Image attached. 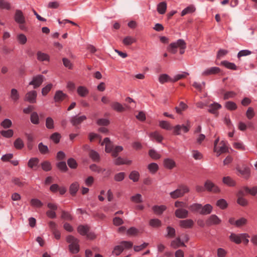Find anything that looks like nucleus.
Listing matches in <instances>:
<instances>
[{
    "mask_svg": "<svg viewBox=\"0 0 257 257\" xmlns=\"http://www.w3.org/2000/svg\"><path fill=\"white\" fill-rule=\"evenodd\" d=\"M66 240L69 244L68 249L70 252L73 254H76L80 250L79 245V240L74 236L69 235L66 238Z\"/></svg>",
    "mask_w": 257,
    "mask_h": 257,
    "instance_id": "nucleus-1",
    "label": "nucleus"
},
{
    "mask_svg": "<svg viewBox=\"0 0 257 257\" xmlns=\"http://www.w3.org/2000/svg\"><path fill=\"white\" fill-rule=\"evenodd\" d=\"M191 127L190 121L187 120L185 124H177L173 127V134L175 135H180L182 132L184 133H187Z\"/></svg>",
    "mask_w": 257,
    "mask_h": 257,
    "instance_id": "nucleus-2",
    "label": "nucleus"
},
{
    "mask_svg": "<svg viewBox=\"0 0 257 257\" xmlns=\"http://www.w3.org/2000/svg\"><path fill=\"white\" fill-rule=\"evenodd\" d=\"M133 243L131 241H123L120 244L115 246L112 251V253L116 255H119L124 249H129L133 247Z\"/></svg>",
    "mask_w": 257,
    "mask_h": 257,
    "instance_id": "nucleus-3",
    "label": "nucleus"
},
{
    "mask_svg": "<svg viewBox=\"0 0 257 257\" xmlns=\"http://www.w3.org/2000/svg\"><path fill=\"white\" fill-rule=\"evenodd\" d=\"M186 44V43L184 40L179 39L175 42L171 43L168 48V50L171 53L175 54L177 52V48H179Z\"/></svg>",
    "mask_w": 257,
    "mask_h": 257,
    "instance_id": "nucleus-4",
    "label": "nucleus"
},
{
    "mask_svg": "<svg viewBox=\"0 0 257 257\" xmlns=\"http://www.w3.org/2000/svg\"><path fill=\"white\" fill-rule=\"evenodd\" d=\"M45 80V77L41 74L34 76L32 80L29 82V85H32L34 89L39 87Z\"/></svg>",
    "mask_w": 257,
    "mask_h": 257,
    "instance_id": "nucleus-5",
    "label": "nucleus"
},
{
    "mask_svg": "<svg viewBox=\"0 0 257 257\" xmlns=\"http://www.w3.org/2000/svg\"><path fill=\"white\" fill-rule=\"evenodd\" d=\"M37 92L33 90L27 92L24 97V100L30 103H36L37 102Z\"/></svg>",
    "mask_w": 257,
    "mask_h": 257,
    "instance_id": "nucleus-6",
    "label": "nucleus"
},
{
    "mask_svg": "<svg viewBox=\"0 0 257 257\" xmlns=\"http://www.w3.org/2000/svg\"><path fill=\"white\" fill-rule=\"evenodd\" d=\"M205 191L217 193L220 192L219 188L210 180H207L204 183Z\"/></svg>",
    "mask_w": 257,
    "mask_h": 257,
    "instance_id": "nucleus-7",
    "label": "nucleus"
},
{
    "mask_svg": "<svg viewBox=\"0 0 257 257\" xmlns=\"http://www.w3.org/2000/svg\"><path fill=\"white\" fill-rule=\"evenodd\" d=\"M247 236V233L235 234L231 233L229 236V239L236 244H239L241 242V238Z\"/></svg>",
    "mask_w": 257,
    "mask_h": 257,
    "instance_id": "nucleus-8",
    "label": "nucleus"
},
{
    "mask_svg": "<svg viewBox=\"0 0 257 257\" xmlns=\"http://www.w3.org/2000/svg\"><path fill=\"white\" fill-rule=\"evenodd\" d=\"M14 19L16 23L23 24L25 23V18L21 10H17L14 16Z\"/></svg>",
    "mask_w": 257,
    "mask_h": 257,
    "instance_id": "nucleus-9",
    "label": "nucleus"
},
{
    "mask_svg": "<svg viewBox=\"0 0 257 257\" xmlns=\"http://www.w3.org/2000/svg\"><path fill=\"white\" fill-rule=\"evenodd\" d=\"M86 119L87 117L84 115L80 116L75 115L73 116L71 118L70 122L73 125L76 126L81 123L84 120H86Z\"/></svg>",
    "mask_w": 257,
    "mask_h": 257,
    "instance_id": "nucleus-10",
    "label": "nucleus"
},
{
    "mask_svg": "<svg viewBox=\"0 0 257 257\" xmlns=\"http://www.w3.org/2000/svg\"><path fill=\"white\" fill-rule=\"evenodd\" d=\"M221 219L216 215H211L206 221L208 225H217L221 223Z\"/></svg>",
    "mask_w": 257,
    "mask_h": 257,
    "instance_id": "nucleus-11",
    "label": "nucleus"
},
{
    "mask_svg": "<svg viewBox=\"0 0 257 257\" xmlns=\"http://www.w3.org/2000/svg\"><path fill=\"white\" fill-rule=\"evenodd\" d=\"M68 97V95L63 92L61 90H57L56 91L54 96V100L56 102H60L64 100Z\"/></svg>",
    "mask_w": 257,
    "mask_h": 257,
    "instance_id": "nucleus-12",
    "label": "nucleus"
},
{
    "mask_svg": "<svg viewBox=\"0 0 257 257\" xmlns=\"http://www.w3.org/2000/svg\"><path fill=\"white\" fill-rule=\"evenodd\" d=\"M236 170L244 178H247L249 176V168L246 166L243 165L241 167H237Z\"/></svg>",
    "mask_w": 257,
    "mask_h": 257,
    "instance_id": "nucleus-13",
    "label": "nucleus"
},
{
    "mask_svg": "<svg viewBox=\"0 0 257 257\" xmlns=\"http://www.w3.org/2000/svg\"><path fill=\"white\" fill-rule=\"evenodd\" d=\"M220 72V69L217 67H212L206 69L204 71L202 75L203 76H208L212 74H215Z\"/></svg>",
    "mask_w": 257,
    "mask_h": 257,
    "instance_id": "nucleus-14",
    "label": "nucleus"
},
{
    "mask_svg": "<svg viewBox=\"0 0 257 257\" xmlns=\"http://www.w3.org/2000/svg\"><path fill=\"white\" fill-rule=\"evenodd\" d=\"M221 108V105L217 102H214L209 106L208 111L211 113L218 115L217 110Z\"/></svg>",
    "mask_w": 257,
    "mask_h": 257,
    "instance_id": "nucleus-15",
    "label": "nucleus"
},
{
    "mask_svg": "<svg viewBox=\"0 0 257 257\" xmlns=\"http://www.w3.org/2000/svg\"><path fill=\"white\" fill-rule=\"evenodd\" d=\"M175 215L179 218H185L188 217V211L183 208H179L175 211Z\"/></svg>",
    "mask_w": 257,
    "mask_h": 257,
    "instance_id": "nucleus-16",
    "label": "nucleus"
},
{
    "mask_svg": "<svg viewBox=\"0 0 257 257\" xmlns=\"http://www.w3.org/2000/svg\"><path fill=\"white\" fill-rule=\"evenodd\" d=\"M37 58L38 61L41 62H49L50 60L49 56L47 54L42 52L41 51H38L37 53Z\"/></svg>",
    "mask_w": 257,
    "mask_h": 257,
    "instance_id": "nucleus-17",
    "label": "nucleus"
},
{
    "mask_svg": "<svg viewBox=\"0 0 257 257\" xmlns=\"http://www.w3.org/2000/svg\"><path fill=\"white\" fill-rule=\"evenodd\" d=\"M77 92L80 96L84 97L88 94L89 90L85 86H80L77 87Z\"/></svg>",
    "mask_w": 257,
    "mask_h": 257,
    "instance_id": "nucleus-18",
    "label": "nucleus"
},
{
    "mask_svg": "<svg viewBox=\"0 0 257 257\" xmlns=\"http://www.w3.org/2000/svg\"><path fill=\"white\" fill-rule=\"evenodd\" d=\"M179 224L183 228H191L193 225L194 222L191 219L182 220L179 221Z\"/></svg>",
    "mask_w": 257,
    "mask_h": 257,
    "instance_id": "nucleus-19",
    "label": "nucleus"
},
{
    "mask_svg": "<svg viewBox=\"0 0 257 257\" xmlns=\"http://www.w3.org/2000/svg\"><path fill=\"white\" fill-rule=\"evenodd\" d=\"M20 96L18 91L15 88H12L11 90L10 98L14 102H17L20 99Z\"/></svg>",
    "mask_w": 257,
    "mask_h": 257,
    "instance_id": "nucleus-20",
    "label": "nucleus"
},
{
    "mask_svg": "<svg viewBox=\"0 0 257 257\" xmlns=\"http://www.w3.org/2000/svg\"><path fill=\"white\" fill-rule=\"evenodd\" d=\"M163 164L164 167L168 169H172L176 166L175 161L169 158L164 159Z\"/></svg>",
    "mask_w": 257,
    "mask_h": 257,
    "instance_id": "nucleus-21",
    "label": "nucleus"
},
{
    "mask_svg": "<svg viewBox=\"0 0 257 257\" xmlns=\"http://www.w3.org/2000/svg\"><path fill=\"white\" fill-rule=\"evenodd\" d=\"M212 210V207L211 205L207 204L202 206L201 205V208L200 209V214L202 215H207L210 214Z\"/></svg>",
    "mask_w": 257,
    "mask_h": 257,
    "instance_id": "nucleus-22",
    "label": "nucleus"
},
{
    "mask_svg": "<svg viewBox=\"0 0 257 257\" xmlns=\"http://www.w3.org/2000/svg\"><path fill=\"white\" fill-rule=\"evenodd\" d=\"M171 246L174 248H177L180 246H185L184 243L181 241L180 237L176 238L171 242Z\"/></svg>",
    "mask_w": 257,
    "mask_h": 257,
    "instance_id": "nucleus-23",
    "label": "nucleus"
},
{
    "mask_svg": "<svg viewBox=\"0 0 257 257\" xmlns=\"http://www.w3.org/2000/svg\"><path fill=\"white\" fill-rule=\"evenodd\" d=\"M220 65L224 66L225 68H226L228 69H231V70H235L237 69V67L234 63L229 62L226 60H224V61H221L220 63Z\"/></svg>",
    "mask_w": 257,
    "mask_h": 257,
    "instance_id": "nucleus-24",
    "label": "nucleus"
},
{
    "mask_svg": "<svg viewBox=\"0 0 257 257\" xmlns=\"http://www.w3.org/2000/svg\"><path fill=\"white\" fill-rule=\"evenodd\" d=\"M157 11L161 15L164 14L167 9V3L165 2L160 3L157 5Z\"/></svg>",
    "mask_w": 257,
    "mask_h": 257,
    "instance_id": "nucleus-25",
    "label": "nucleus"
},
{
    "mask_svg": "<svg viewBox=\"0 0 257 257\" xmlns=\"http://www.w3.org/2000/svg\"><path fill=\"white\" fill-rule=\"evenodd\" d=\"M159 81L161 84H164L165 82H173L172 78L170 77L168 74H163L160 75L159 77Z\"/></svg>",
    "mask_w": 257,
    "mask_h": 257,
    "instance_id": "nucleus-26",
    "label": "nucleus"
},
{
    "mask_svg": "<svg viewBox=\"0 0 257 257\" xmlns=\"http://www.w3.org/2000/svg\"><path fill=\"white\" fill-rule=\"evenodd\" d=\"M114 164L116 165L123 164L130 165L132 164V161L127 160L126 159H124L120 157H118L114 160Z\"/></svg>",
    "mask_w": 257,
    "mask_h": 257,
    "instance_id": "nucleus-27",
    "label": "nucleus"
},
{
    "mask_svg": "<svg viewBox=\"0 0 257 257\" xmlns=\"http://www.w3.org/2000/svg\"><path fill=\"white\" fill-rule=\"evenodd\" d=\"M166 209V207L164 205L157 206L155 205L152 207V209L154 212L157 215H161L162 214L164 211Z\"/></svg>",
    "mask_w": 257,
    "mask_h": 257,
    "instance_id": "nucleus-28",
    "label": "nucleus"
},
{
    "mask_svg": "<svg viewBox=\"0 0 257 257\" xmlns=\"http://www.w3.org/2000/svg\"><path fill=\"white\" fill-rule=\"evenodd\" d=\"M89 156L94 162H98L100 160V156L99 154L93 150H91L90 151Z\"/></svg>",
    "mask_w": 257,
    "mask_h": 257,
    "instance_id": "nucleus-29",
    "label": "nucleus"
},
{
    "mask_svg": "<svg viewBox=\"0 0 257 257\" xmlns=\"http://www.w3.org/2000/svg\"><path fill=\"white\" fill-rule=\"evenodd\" d=\"M111 106L113 110L117 112H122L125 110L122 104L118 102H114L112 103L111 104Z\"/></svg>",
    "mask_w": 257,
    "mask_h": 257,
    "instance_id": "nucleus-30",
    "label": "nucleus"
},
{
    "mask_svg": "<svg viewBox=\"0 0 257 257\" xmlns=\"http://www.w3.org/2000/svg\"><path fill=\"white\" fill-rule=\"evenodd\" d=\"M190 190L189 188L184 185H179L178 188L170 193H188Z\"/></svg>",
    "mask_w": 257,
    "mask_h": 257,
    "instance_id": "nucleus-31",
    "label": "nucleus"
},
{
    "mask_svg": "<svg viewBox=\"0 0 257 257\" xmlns=\"http://www.w3.org/2000/svg\"><path fill=\"white\" fill-rule=\"evenodd\" d=\"M148 169L151 174H154L158 171L159 166L156 163H151L148 165Z\"/></svg>",
    "mask_w": 257,
    "mask_h": 257,
    "instance_id": "nucleus-32",
    "label": "nucleus"
},
{
    "mask_svg": "<svg viewBox=\"0 0 257 257\" xmlns=\"http://www.w3.org/2000/svg\"><path fill=\"white\" fill-rule=\"evenodd\" d=\"M31 122L34 124H38L40 122L38 114L37 112H32L30 116Z\"/></svg>",
    "mask_w": 257,
    "mask_h": 257,
    "instance_id": "nucleus-33",
    "label": "nucleus"
},
{
    "mask_svg": "<svg viewBox=\"0 0 257 257\" xmlns=\"http://www.w3.org/2000/svg\"><path fill=\"white\" fill-rule=\"evenodd\" d=\"M149 136L158 143H161L163 139V136L157 131L150 133Z\"/></svg>",
    "mask_w": 257,
    "mask_h": 257,
    "instance_id": "nucleus-34",
    "label": "nucleus"
},
{
    "mask_svg": "<svg viewBox=\"0 0 257 257\" xmlns=\"http://www.w3.org/2000/svg\"><path fill=\"white\" fill-rule=\"evenodd\" d=\"M224 106L227 109L230 111L234 110L237 107L236 104L233 101H226L225 103Z\"/></svg>",
    "mask_w": 257,
    "mask_h": 257,
    "instance_id": "nucleus-35",
    "label": "nucleus"
},
{
    "mask_svg": "<svg viewBox=\"0 0 257 257\" xmlns=\"http://www.w3.org/2000/svg\"><path fill=\"white\" fill-rule=\"evenodd\" d=\"M57 168L62 172H66L68 169L65 162L61 161L56 164Z\"/></svg>",
    "mask_w": 257,
    "mask_h": 257,
    "instance_id": "nucleus-36",
    "label": "nucleus"
},
{
    "mask_svg": "<svg viewBox=\"0 0 257 257\" xmlns=\"http://www.w3.org/2000/svg\"><path fill=\"white\" fill-rule=\"evenodd\" d=\"M129 178L134 182H138L140 178V174L137 171H133L129 175Z\"/></svg>",
    "mask_w": 257,
    "mask_h": 257,
    "instance_id": "nucleus-37",
    "label": "nucleus"
},
{
    "mask_svg": "<svg viewBox=\"0 0 257 257\" xmlns=\"http://www.w3.org/2000/svg\"><path fill=\"white\" fill-rule=\"evenodd\" d=\"M39 160L38 158H31L28 163V166L29 168L33 169L35 167L37 166L39 164Z\"/></svg>",
    "mask_w": 257,
    "mask_h": 257,
    "instance_id": "nucleus-38",
    "label": "nucleus"
},
{
    "mask_svg": "<svg viewBox=\"0 0 257 257\" xmlns=\"http://www.w3.org/2000/svg\"><path fill=\"white\" fill-rule=\"evenodd\" d=\"M78 232L82 235H86L89 231V227L87 225H79L77 228Z\"/></svg>",
    "mask_w": 257,
    "mask_h": 257,
    "instance_id": "nucleus-39",
    "label": "nucleus"
},
{
    "mask_svg": "<svg viewBox=\"0 0 257 257\" xmlns=\"http://www.w3.org/2000/svg\"><path fill=\"white\" fill-rule=\"evenodd\" d=\"M237 202L242 206H246L248 205L247 200L243 195H239L237 197Z\"/></svg>",
    "mask_w": 257,
    "mask_h": 257,
    "instance_id": "nucleus-40",
    "label": "nucleus"
},
{
    "mask_svg": "<svg viewBox=\"0 0 257 257\" xmlns=\"http://www.w3.org/2000/svg\"><path fill=\"white\" fill-rule=\"evenodd\" d=\"M17 40L21 45H25L27 41L26 36L23 34H19L17 36Z\"/></svg>",
    "mask_w": 257,
    "mask_h": 257,
    "instance_id": "nucleus-41",
    "label": "nucleus"
},
{
    "mask_svg": "<svg viewBox=\"0 0 257 257\" xmlns=\"http://www.w3.org/2000/svg\"><path fill=\"white\" fill-rule=\"evenodd\" d=\"M238 193H257V186H254L252 188L243 187Z\"/></svg>",
    "mask_w": 257,
    "mask_h": 257,
    "instance_id": "nucleus-42",
    "label": "nucleus"
},
{
    "mask_svg": "<svg viewBox=\"0 0 257 257\" xmlns=\"http://www.w3.org/2000/svg\"><path fill=\"white\" fill-rule=\"evenodd\" d=\"M136 42V39L131 36H127L125 37L123 40V43L124 45H131L133 43Z\"/></svg>",
    "mask_w": 257,
    "mask_h": 257,
    "instance_id": "nucleus-43",
    "label": "nucleus"
},
{
    "mask_svg": "<svg viewBox=\"0 0 257 257\" xmlns=\"http://www.w3.org/2000/svg\"><path fill=\"white\" fill-rule=\"evenodd\" d=\"M149 155L150 157L154 160H158L161 158V155L159 154L154 149H151L149 151Z\"/></svg>",
    "mask_w": 257,
    "mask_h": 257,
    "instance_id": "nucleus-44",
    "label": "nucleus"
},
{
    "mask_svg": "<svg viewBox=\"0 0 257 257\" xmlns=\"http://www.w3.org/2000/svg\"><path fill=\"white\" fill-rule=\"evenodd\" d=\"M159 125L161 127L166 130H171L173 129L170 123L165 120H161L159 122Z\"/></svg>",
    "mask_w": 257,
    "mask_h": 257,
    "instance_id": "nucleus-45",
    "label": "nucleus"
},
{
    "mask_svg": "<svg viewBox=\"0 0 257 257\" xmlns=\"http://www.w3.org/2000/svg\"><path fill=\"white\" fill-rule=\"evenodd\" d=\"M14 145L15 148L18 150H21L24 146L23 141L21 138L17 139L14 143Z\"/></svg>",
    "mask_w": 257,
    "mask_h": 257,
    "instance_id": "nucleus-46",
    "label": "nucleus"
},
{
    "mask_svg": "<svg viewBox=\"0 0 257 257\" xmlns=\"http://www.w3.org/2000/svg\"><path fill=\"white\" fill-rule=\"evenodd\" d=\"M0 134L2 136L6 138H10L13 137L14 135V131L13 130L9 129L7 131H1Z\"/></svg>",
    "mask_w": 257,
    "mask_h": 257,
    "instance_id": "nucleus-47",
    "label": "nucleus"
},
{
    "mask_svg": "<svg viewBox=\"0 0 257 257\" xmlns=\"http://www.w3.org/2000/svg\"><path fill=\"white\" fill-rule=\"evenodd\" d=\"M38 149L41 154L45 155L49 153V149L47 146L44 145L42 143L38 145Z\"/></svg>",
    "mask_w": 257,
    "mask_h": 257,
    "instance_id": "nucleus-48",
    "label": "nucleus"
},
{
    "mask_svg": "<svg viewBox=\"0 0 257 257\" xmlns=\"http://www.w3.org/2000/svg\"><path fill=\"white\" fill-rule=\"evenodd\" d=\"M67 164H68V166L71 169H76L78 166V164H77V162L76 161V160L74 159H73L72 158H69L68 159Z\"/></svg>",
    "mask_w": 257,
    "mask_h": 257,
    "instance_id": "nucleus-49",
    "label": "nucleus"
},
{
    "mask_svg": "<svg viewBox=\"0 0 257 257\" xmlns=\"http://www.w3.org/2000/svg\"><path fill=\"white\" fill-rule=\"evenodd\" d=\"M46 126L48 129L51 130L54 128V120L51 117H48L46 119Z\"/></svg>",
    "mask_w": 257,
    "mask_h": 257,
    "instance_id": "nucleus-50",
    "label": "nucleus"
},
{
    "mask_svg": "<svg viewBox=\"0 0 257 257\" xmlns=\"http://www.w3.org/2000/svg\"><path fill=\"white\" fill-rule=\"evenodd\" d=\"M187 105L183 101L180 102L179 107H175L176 112L178 114H181L183 110H185L187 108Z\"/></svg>",
    "mask_w": 257,
    "mask_h": 257,
    "instance_id": "nucleus-51",
    "label": "nucleus"
},
{
    "mask_svg": "<svg viewBox=\"0 0 257 257\" xmlns=\"http://www.w3.org/2000/svg\"><path fill=\"white\" fill-rule=\"evenodd\" d=\"M222 181L224 184L229 186H233L235 184L234 181L229 176L224 177L223 178Z\"/></svg>",
    "mask_w": 257,
    "mask_h": 257,
    "instance_id": "nucleus-52",
    "label": "nucleus"
},
{
    "mask_svg": "<svg viewBox=\"0 0 257 257\" xmlns=\"http://www.w3.org/2000/svg\"><path fill=\"white\" fill-rule=\"evenodd\" d=\"M61 137V135L59 133H54L51 135L50 138L54 143L58 144L60 142Z\"/></svg>",
    "mask_w": 257,
    "mask_h": 257,
    "instance_id": "nucleus-53",
    "label": "nucleus"
},
{
    "mask_svg": "<svg viewBox=\"0 0 257 257\" xmlns=\"http://www.w3.org/2000/svg\"><path fill=\"white\" fill-rule=\"evenodd\" d=\"M41 167L42 169L46 172L49 171L52 169L51 163L48 161L42 162L41 163Z\"/></svg>",
    "mask_w": 257,
    "mask_h": 257,
    "instance_id": "nucleus-54",
    "label": "nucleus"
},
{
    "mask_svg": "<svg viewBox=\"0 0 257 257\" xmlns=\"http://www.w3.org/2000/svg\"><path fill=\"white\" fill-rule=\"evenodd\" d=\"M79 188V184L78 182H75L72 183L69 187L70 193H77Z\"/></svg>",
    "mask_w": 257,
    "mask_h": 257,
    "instance_id": "nucleus-55",
    "label": "nucleus"
},
{
    "mask_svg": "<svg viewBox=\"0 0 257 257\" xmlns=\"http://www.w3.org/2000/svg\"><path fill=\"white\" fill-rule=\"evenodd\" d=\"M1 125L4 128H9L12 126V122L10 119L6 118L1 123Z\"/></svg>",
    "mask_w": 257,
    "mask_h": 257,
    "instance_id": "nucleus-56",
    "label": "nucleus"
},
{
    "mask_svg": "<svg viewBox=\"0 0 257 257\" xmlns=\"http://www.w3.org/2000/svg\"><path fill=\"white\" fill-rule=\"evenodd\" d=\"M201 205L198 203H194L189 207V209L192 212H198L200 213Z\"/></svg>",
    "mask_w": 257,
    "mask_h": 257,
    "instance_id": "nucleus-57",
    "label": "nucleus"
},
{
    "mask_svg": "<svg viewBox=\"0 0 257 257\" xmlns=\"http://www.w3.org/2000/svg\"><path fill=\"white\" fill-rule=\"evenodd\" d=\"M247 222V220L244 217H241L236 220L235 226L237 227H240L242 226L245 225Z\"/></svg>",
    "mask_w": 257,
    "mask_h": 257,
    "instance_id": "nucleus-58",
    "label": "nucleus"
},
{
    "mask_svg": "<svg viewBox=\"0 0 257 257\" xmlns=\"http://www.w3.org/2000/svg\"><path fill=\"white\" fill-rule=\"evenodd\" d=\"M96 123L100 126H107L109 124L110 121L106 118H100L97 120Z\"/></svg>",
    "mask_w": 257,
    "mask_h": 257,
    "instance_id": "nucleus-59",
    "label": "nucleus"
},
{
    "mask_svg": "<svg viewBox=\"0 0 257 257\" xmlns=\"http://www.w3.org/2000/svg\"><path fill=\"white\" fill-rule=\"evenodd\" d=\"M53 87L52 83L48 84L46 86L42 89V94L43 96H46L49 92Z\"/></svg>",
    "mask_w": 257,
    "mask_h": 257,
    "instance_id": "nucleus-60",
    "label": "nucleus"
},
{
    "mask_svg": "<svg viewBox=\"0 0 257 257\" xmlns=\"http://www.w3.org/2000/svg\"><path fill=\"white\" fill-rule=\"evenodd\" d=\"M195 10V9L193 6H189L184 9L181 12V16H184L188 14L192 13Z\"/></svg>",
    "mask_w": 257,
    "mask_h": 257,
    "instance_id": "nucleus-61",
    "label": "nucleus"
},
{
    "mask_svg": "<svg viewBox=\"0 0 257 257\" xmlns=\"http://www.w3.org/2000/svg\"><path fill=\"white\" fill-rule=\"evenodd\" d=\"M0 8L1 9L10 10L11 9L10 4L6 0H0Z\"/></svg>",
    "mask_w": 257,
    "mask_h": 257,
    "instance_id": "nucleus-62",
    "label": "nucleus"
},
{
    "mask_svg": "<svg viewBox=\"0 0 257 257\" xmlns=\"http://www.w3.org/2000/svg\"><path fill=\"white\" fill-rule=\"evenodd\" d=\"M149 223L153 227H159L161 225V221L158 219H152Z\"/></svg>",
    "mask_w": 257,
    "mask_h": 257,
    "instance_id": "nucleus-63",
    "label": "nucleus"
},
{
    "mask_svg": "<svg viewBox=\"0 0 257 257\" xmlns=\"http://www.w3.org/2000/svg\"><path fill=\"white\" fill-rule=\"evenodd\" d=\"M216 205L221 209H224L227 207V203L224 199H221L217 201Z\"/></svg>",
    "mask_w": 257,
    "mask_h": 257,
    "instance_id": "nucleus-64",
    "label": "nucleus"
}]
</instances>
